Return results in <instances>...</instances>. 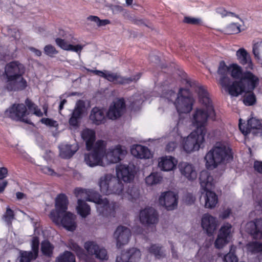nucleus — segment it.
I'll list each match as a JSON object with an SVG mask.
<instances>
[{
	"instance_id": "9",
	"label": "nucleus",
	"mask_w": 262,
	"mask_h": 262,
	"mask_svg": "<svg viewBox=\"0 0 262 262\" xmlns=\"http://www.w3.org/2000/svg\"><path fill=\"white\" fill-rule=\"evenodd\" d=\"M200 183L202 188L205 192V208L212 209L215 207L218 203V198L215 192L211 191L214 187L213 177L207 170H203L200 174Z\"/></svg>"
},
{
	"instance_id": "57",
	"label": "nucleus",
	"mask_w": 262,
	"mask_h": 262,
	"mask_svg": "<svg viewBox=\"0 0 262 262\" xmlns=\"http://www.w3.org/2000/svg\"><path fill=\"white\" fill-rule=\"evenodd\" d=\"M201 21L200 19L190 17H185L184 19V22L189 24H198Z\"/></svg>"
},
{
	"instance_id": "51",
	"label": "nucleus",
	"mask_w": 262,
	"mask_h": 262,
	"mask_svg": "<svg viewBox=\"0 0 262 262\" xmlns=\"http://www.w3.org/2000/svg\"><path fill=\"white\" fill-rule=\"evenodd\" d=\"M229 242V239L220 236V234H218L217 237L214 242V246L217 249L222 248L226 244Z\"/></svg>"
},
{
	"instance_id": "18",
	"label": "nucleus",
	"mask_w": 262,
	"mask_h": 262,
	"mask_svg": "<svg viewBox=\"0 0 262 262\" xmlns=\"http://www.w3.org/2000/svg\"><path fill=\"white\" fill-rule=\"evenodd\" d=\"M125 110V103L123 98L115 100L110 105L106 113L107 117L111 120H116L120 117Z\"/></svg>"
},
{
	"instance_id": "64",
	"label": "nucleus",
	"mask_w": 262,
	"mask_h": 262,
	"mask_svg": "<svg viewBox=\"0 0 262 262\" xmlns=\"http://www.w3.org/2000/svg\"><path fill=\"white\" fill-rule=\"evenodd\" d=\"M149 60L151 62H155L156 63H159L160 61L159 56L154 54H152L150 55Z\"/></svg>"
},
{
	"instance_id": "35",
	"label": "nucleus",
	"mask_w": 262,
	"mask_h": 262,
	"mask_svg": "<svg viewBox=\"0 0 262 262\" xmlns=\"http://www.w3.org/2000/svg\"><path fill=\"white\" fill-rule=\"evenodd\" d=\"M81 136L82 138L85 142L86 149L90 151L95 144V132L92 129L85 128L81 132Z\"/></svg>"
},
{
	"instance_id": "63",
	"label": "nucleus",
	"mask_w": 262,
	"mask_h": 262,
	"mask_svg": "<svg viewBox=\"0 0 262 262\" xmlns=\"http://www.w3.org/2000/svg\"><path fill=\"white\" fill-rule=\"evenodd\" d=\"M111 21L108 19H100L99 18L97 26L99 27L104 26L108 24H110Z\"/></svg>"
},
{
	"instance_id": "7",
	"label": "nucleus",
	"mask_w": 262,
	"mask_h": 262,
	"mask_svg": "<svg viewBox=\"0 0 262 262\" xmlns=\"http://www.w3.org/2000/svg\"><path fill=\"white\" fill-rule=\"evenodd\" d=\"M25 71L24 65L17 61L7 63L5 68L6 77V88L8 90L18 91L25 89L27 81L23 77Z\"/></svg>"
},
{
	"instance_id": "50",
	"label": "nucleus",
	"mask_w": 262,
	"mask_h": 262,
	"mask_svg": "<svg viewBox=\"0 0 262 262\" xmlns=\"http://www.w3.org/2000/svg\"><path fill=\"white\" fill-rule=\"evenodd\" d=\"M249 94H246L243 99L244 103L247 106L253 105L256 102V97L253 91L248 92Z\"/></svg>"
},
{
	"instance_id": "47",
	"label": "nucleus",
	"mask_w": 262,
	"mask_h": 262,
	"mask_svg": "<svg viewBox=\"0 0 262 262\" xmlns=\"http://www.w3.org/2000/svg\"><path fill=\"white\" fill-rule=\"evenodd\" d=\"M178 93H177L172 90H169L163 93L162 97L167 100L168 102H171L174 104V101H176Z\"/></svg>"
},
{
	"instance_id": "26",
	"label": "nucleus",
	"mask_w": 262,
	"mask_h": 262,
	"mask_svg": "<svg viewBox=\"0 0 262 262\" xmlns=\"http://www.w3.org/2000/svg\"><path fill=\"white\" fill-rule=\"evenodd\" d=\"M246 231L254 238L262 239V219H256L247 223L245 227Z\"/></svg>"
},
{
	"instance_id": "40",
	"label": "nucleus",
	"mask_w": 262,
	"mask_h": 262,
	"mask_svg": "<svg viewBox=\"0 0 262 262\" xmlns=\"http://www.w3.org/2000/svg\"><path fill=\"white\" fill-rule=\"evenodd\" d=\"M130 103L129 106L133 108L136 110L143 102V95L140 93H137L133 96L128 98Z\"/></svg>"
},
{
	"instance_id": "42",
	"label": "nucleus",
	"mask_w": 262,
	"mask_h": 262,
	"mask_svg": "<svg viewBox=\"0 0 262 262\" xmlns=\"http://www.w3.org/2000/svg\"><path fill=\"white\" fill-rule=\"evenodd\" d=\"M148 250L149 253L154 255L157 258H161L165 256V253L162 249L161 247L158 245H151Z\"/></svg>"
},
{
	"instance_id": "14",
	"label": "nucleus",
	"mask_w": 262,
	"mask_h": 262,
	"mask_svg": "<svg viewBox=\"0 0 262 262\" xmlns=\"http://www.w3.org/2000/svg\"><path fill=\"white\" fill-rule=\"evenodd\" d=\"M242 119L239 120V128L245 135L252 134L257 136L262 135V124L259 120L251 117L247 120L246 124L242 123Z\"/></svg>"
},
{
	"instance_id": "49",
	"label": "nucleus",
	"mask_w": 262,
	"mask_h": 262,
	"mask_svg": "<svg viewBox=\"0 0 262 262\" xmlns=\"http://www.w3.org/2000/svg\"><path fill=\"white\" fill-rule=\"evenodd\" d=\"M253 53L257 59L262 58V40L257 42L253 45Z\"/></svg>"
},
{
	"instance_id": "21",
	"label": "nucleus",
	"mask_w": 262,
	"mask_h": 262,
	"mask_svg": "<svg viewBox=\"0 0 262 262\" xmlns=\"http://www.w3.org/2000/svg\"><path fill=\"white\" fill-rule=\"evenodd\" d=\"M139 219L142 224L154 225L158 222V214L154 208H146L141 210Z\"/></svg>"
},
{
	"instance_id": "1",
	"label": "nucleus",
	"mask_w": 262,
	"mask_h": 262,
	"mask_svg": "<svg viewBox=\"0 0 262 262\" xmlns=\"http://www.w3.org/2000/svg\"><path fill=\"white\" fill-rule=\"evenodd\" d=\"M116 174L118 178L111 174H106L101 177L99 181V186L101 192L106 195L115 194L119 195L123 189V184L119 180L125 182H130L135 177L133 166L119 165L116 167Z\"/></svg>"
},
{
	"instance_id": "45",
	"label": "nucleus",
	"mask_w": 262,
	"mask_h": 262,
	"mask_svg": "<svg viewBox=\"0 0 262 262\" xmlns=\"http://www.w3.org/2000/svg\"><path fill=\"white\" fill-rule=\"evenodd\" d=\"M53 246L47 240L42 242L41 244V251L42 253L48 256H50L53 252Z\"/></svg>"
},
{
	"instance_id": "23",
	"label": "nucleus",
	"mask_w": 262,
	"mask_h": 262,
	"mask_svg": "<svg viewBox=\"0 0 262 262\" xmlns=\"http://www.w3.org/2000/svg\"><path fill=\"white\" fill-rule=\"evenodd\" d=\"M85 105L83 100H78L69 119V123L71 126L77 127L79 126L82 115L85 112Z\"/></svg>"
},
{
	"instance_id": "32",
	"label": "nucleus",
	"mask_w": 262,
	"mask_h": 262,
	"mask_svg": "<svg viewBox=\"0 0 262 262\" xmlns=\"http://www.w3.org/2000/svg\"><path fill=\"white\" fill-rule=\"evenodd\" d=\"M130 152L133 156L139 159H149L151 157L150 151L144 146L141 145H133Z\"/></svg>"
},
{
	"instance_id": "43",
	"label": "nucleus",
	"mask_w": 262,
	"mask_h": 262,
	"mask_svg": "<svg viewBox=\"0 0 262 262\" xmlns=\"http://www.w3.org/2000/svg\"><path fill=\"white\" fill-rule=\"evenodd\" d=\"M162 177L157 172L151 173L145 178L147 185L151 186L157 184L162 180Z\"/></svg>"
},
{
	"instance_id": "33",
	"label": "nucleus",
	"mask_w": 262,
	"mask_h": 262,
	"mask_svg": "<svg viewBox=\"0 0 262 262\" xmlns=\"http://www.w3.org/2000/svg\"><path fill=\"white\" fill-rule=\"evenodd\" d=\"M177 160L171 156H165L160 159L159 167L164 171H170L173 169L177 164Z\"/></svg>"
},
{
	"instance_id": "15",
	"label": "nucleus",
	"mask_w": 262,
	"mask_h": 262,
	"mask_svg": "<svg viewBox=\"0 0 262 262\" xmlns=\"http://www.w3.org/2000/svg\"><path fill=\"white\" fill-rule=\"evenodd\" d=\"M178 195L174 192L168 191L161 193L159 198V204L167 210L175 209L178 206Z\"/></svg>"
},
{
	"instance_id": "3",
	"label": "nucleus",
	"mask_w": 262,
	"mask_h": 262,
	"mask_svg": "<svg viewBox=\"0 0 262 262\" xmlns=\"http://www.w3.org/2000/svg\"><path fill=\"white\" fill-rule=\"evenodd\" d=\"M69 201L64 194H59L56 198L55 209L50 214V218L56 225H62L66 229L73 231L76 228V215L67 211Z\"/></svg>"
},
{
	"instance_id": "52",
	"label": "nucleus",
	"mask_w": 262,
	"mask_h": 262,
	"mask_svg": "<svg viewBox=\"0 0 262 262\" xmlns=\"http://www.w3.org/2000/svg\"><path fill=\"white\" fill-rule=\"evenodd\" d=\"M226 32L228 34H236L241 32L240 25L236 23H231L226 27Z\"/></svg>"
},
{
	"instance_id": "29",
	"label": "nucleus",
	"mask_w": 262,
	"mask_h": 262,
	"mask_svg": "<svg viewBox=\"0 0 262 262\" xmlns=\"http://www.w3.org/2000/svg\"><path fill=\"white\" fill-rule=\"evenodd\" d=\"M229 73V66H226L224 61H221L217 70V73L222 77L220 79V84L225 88V90L228 92V89L230 83V79L227 75Z\"/></svg>"
},
{
	"instance_id": "56",
	"label": "nucleus",
	"mask_w": 262,
	"mask_h": 262,
	"mask_svg": "<svg viewBox=\"0 0 262 262\" xmlns=\"http://www.w3.org/2000/svg\"><path fill=\"white\" fill-rule=\"evenodd\" d=\"M216 256L210 254L204 255L201 259V262H216Z\"/></svg>"
},
{
	"instance_id": "19",
	"label": "nucleus",
	"mask_w": 262,
	"mask_h": 262,
	"mask_svg": "<svg viewBox=\"0 0 262 262\" xmlns=\"http://www.w3.org/2000/svg\"><path fill=\"white\" fill-rule=\"evenodd\" d=\"M39 241L37 237H33L31 240V250L21 252L19 259L16 262H30L35 259L38 254Z\"/></svg>"
},
{
	"instance_id": "20",
	"label": "nucleus",
	"mask_w": 262,
	"mask_h": 262,
	"mask_svg": "<svg viewBox=\"0 0 262 262\" xmlns=\"http://www.w3.org/2000/svg\"><path fill=\"white\" fill-rule=\"evenodd\" d=\"M141 256V253L139 249L132 248L122 251L120 254L117 256L116 262H138Z\"/></svg>"
},
{
	"instance_id": "44",
	"label": "nucleus",
	"mask_w": 262,
	"mask_h": 262,
	"mask_svg": "<svg viewBox=\"0 0 262 262\" xmlns=\"http://www.w3.org/2000/svg\"><path fill=\"white\" fill-rule=\"evenodd\" d=\"M56 262H76L75 256L68 251L60 255L56 260Z\"/></svg>"
},
{
	"instance_id": "62",
	"label": "nucleus",
	"mask_w": 262,
	"mask_h": 262,
	"mask_svg": "<svg viewBox=\"0 0 262 262\" xmlns=\"http://www.w3.org/2000/svg\"><path fill=\"white\" fill-rule=\"evenodd\" d=\"M231 213V210L229 208H227L224 210L220 215V217L222 219H225L229 217Z\"/></svg>"
},
{
	"instance_id": "17",
	"label": "nucleus",
	"mask_w": 262,
	"mask_h": 262,
	"mask_svg": "<svg viewBox=\"0 0 262 262\" xmlns=\"http://www.w3.org/2000/svg\"><path fill=\"white\" fill-rule=\"evenodd\" d=\"M126 154L125 147L120 145L109 148L107 152L104 153V158L106 160L105 165L119 162Z\"/></svg>"
},
{
	"instance_id": "30",
	"label": "nucleus",
	"mask_w": 262,
	"mask_h": 262,
	"mask_svg": "<svg viewBox=\"0 0 262 262\" xmlns=\"http://www.w3.org/2000/svg\"><path fill=\"white\" fill-rule=\"evenodd\" d=\"M237 59L247 70H252L253 64L250 54L244 48H240L236 52Z\"/></svg>"
},
{
	"instance_id": "6",
	"label": "nucleus",
	"mask_w": 262,
	"mask_h": 262,
	"mask_svg": "<svg viewBox=\"0 0 262 262\" xmlns=\"http://www.w3.org/2000/svg\"><path fill=\"white\" fill-rule=\"evenodd\" d=\"M67 246L76 253L79 259L83 260L85 262H96L94 258L90 257V256L92 255H95L96 258L100 260L108 259L107 252L106 249L100 247L96 242L93 241H88L84 244V248L88 255L73 239L69 240Z\"/></svg>"
},
{
	"instance_id": "13",
	"label": "nucleus",
	"mask_w": 262,
	"mask_h": 262,
	"mask_svg": "<svg viewBox=\"0 0 262 262\" xmlns=\"http://www.w3.org/2000/svg\"><path fill=\"white\" fill-rule=\"evenodd\" d=\"M93 73L96 75L103 77L110 82H114L119 84L129 83L132 81H136L140 78V74H138L129 78L121 77L116 73H113L111 71L104 70H88Z\"/></svg>"
},
{
	"instance_id": "53",
	"label": "nucleus",
	"mask_w": 262,
	"mask_h": 262,
	"mask_svg": "<svg viewBox=\"0 0 262 262\" xmlns=\"http://www.w3.org/2000/svg\"><path fill=\"white\" fill-rule=\"evenodd\" d=\"M44 51L45 54L49 56H53L58 52L55 47L50 45H47L45 47Z\"/></svg>"
},
{
	"instance_id": "24",
	"label": "nucleus",
	"mask_w": 262,
	"mask_h": 262,
	"mask_svg": "<svg viewBox=\"0 0 262 262\" xmlns=\"http://www.w3.org/2000/svg\"><path fill=\"white\" fill-rule=\"evenodd\" d=\"M218 221L216 217L209 213L204 214L201 220V226L208 236H211L216 230Z\"/></svg>"
},
{
	"instance_id": "2",
	"label": "nucleus",
	"mask_w": 262,
	"mask_h": 262,
	"mask_svg": "<svg viewBox=\"0 0 262 262\" xmlns=\"http://www.w3.org/2000/svg\"><path fill=\"white\" fill-rule=\"evenodd\" d=\"M199 101L205 108H196L193 114L192 123L196 127L195 130L199 133H206V126L208 119L215 120V113L209 94L203 86H199L195 90Z\"/></svg>"
},
{
	"instance_id": "8",
	"label": "nucleus",
	"mask_w": 262,
	"mask_h": 262,
	"mask_svg": "<svg viewBox=\"0 0 262 262\" xmlns=\"http://www.w3.org/2000/svg\"><path fill=\"white\" fill-rule=\"evenodd\" d=\"M259 79L250 71L244 72L241 80L234 81L228 89V93L237 97L244 92H251L258 85Z\"/></svg>"
},
{
	"instance_id": "34",
	"label": "nucleus",
	"mask_w": 262,
	"mask_h": 262,
	"mask_svg": "<svg viewBox=\"0 0 262 262\" xmlns=\"http://www.w3.org/2000/svg\"><path fill=\"white\" fill-rule=\"evenodd\" d=\"M55 42L57 45L62 49L66 51L75 52L77 53H78L79 54L84 46V45H73L69 43V42L64 39L59 38H57L55 39Z\"/></svg>"
},
{
	"instance_id": "38",
	"label": "nucleus",
	"mask_w": 262,
	"mask_h": 262,
	"mask_svg": "<svg viewBox=\"0 0 262 262\" xmlns=\"http://www.w3.org/2000/svg\"><path fill=\"white\" fill-rule=\"evenodd\" d=\"M229 73L233 78L241 80L244 72L240 66L237 63H232L229 65Z\"/></svg>"
},
{
	"instance_id": "5",
	"label": "nucleus",
	"mask_w": 262,
	"mask_h": 262,
	"mask_svg": "<svg viewBox=\"0 0 262 262\" xmlns=\"http://www.w3.org/2000/svg\"><path fill=\"white\" fill-rule=\"evenodd\" d=\"M233 158L231 149L228 142H216L205 157L206 166L208 169H214L219 165L224 164Z\"/></svg>"
},
{
	"instance_id": "59",
	"label": "nucleus",
	"mask_w": 262,
	"mask_h": 262,
	"mask_svg": "<svg viewBox=\"0 0 262 262\" xmlns=\"http://www.w3.org/2000/svg\"><path fill=\"white\" fill-rule=\"evenodd\" d=\"M8 175V170L6 167H0V179L5 180V179Z\"/></svg>"
},
{
	"instance_id": "28",
	"label": "nucleus",
	"mask_w": 262,
	"mask_h": 262,
	"mask_svg": "<svg viewBox=\"0 0 262 262\" xmlns=\"http://www.w3.org/2000/svg\"><path fill=\"white\" fill-rule=\"evenodd\" d=\"M178 167L182 175L188 180H193L196 178L197 172L192 164L182 162L179 164Z\"/></svg>"
},
{
	"instance_id": "37",
	"label": "nucleus",
	"mask_w": 262,
	"mask_h": 262,
	"mask_svg": "<svg viewBox=\"0 0 262 262\" xmlns=\"http://www.w3.org/2000/svg\"><path fill=\"white\" fill-rule=\"evenodd\" d=\"M78 205L76 207L78 213L83 217H85L90 214L91 208L90 206L83 200H78Z\"/></svg>"
},
{
	"instance_id": "25",
	"label": "nucleus",
	"mask_w": 262,
	"mask_h": 262,
	"mask_svg": "<svg viewBox=\"0 0 262 262\" xmlns=\"http://www.w3.org/2000/svg\"><path fill=\"white\" fill-rule=\"evenodd\" d=\"M184 122V119L179 118L177 121L175 126L173 127L172 134V136H175L174 140L170 141L166 146V150L168 151H172L177 147L178 142H180L182 139V135L180 133V129L182 127Z\"/></svg>"
},
{
	"instance_id": "48",
	"label": "nucleus",
	"mask_w": 262,
	"mask_h": 262,
	"mask_svg": "<svg viewBox=\"0 0 262 262\" xmlns=\"http://www.w3.org/2000/svg\"><path fill=\"white\" fill-rule=\"evenodd\" d=\"M14 219V211L9 207L6 208V211L3 216V220L7 223L8 225H11L12 221Z\"/></svg>"
},
{
	"instance_id": "54",
	"label": "nucleus",
	"mask_w": 262,
	"mask_h": 262,
	"mask_svg": "<svg viewBox=\"0 0 262 262\" xmlns=\"http://www.w3.org/2000/svg\"><path fill=\"white\" fill-rule=\"evenodd\" d=\"M41 122L50 127H57L58 123L57 121L50 118H43L40 120Z\"/></svg>"
},
{
	"instance_id": "10",
	"label": "nucleus",
	"mask_w": 262,
	"mask_h": 262,
	"mask_svg": "<svg viewBox=\"0 0 262 262\" xmlns=\"http://www.w3.org/2000/svg\"><path fill=\"white\" fill-rule=\"evenodd\" d=\"M105 145L102 140L97 141L91 150L92 151L84 155V161L90 167L105 166L104 158Z\"/></svg>"
},
{
	"instance_id": "61",
	"label": "nucleus",
	"mask_w": 262,
	"mask_h": 262,
	"mask_svg": "<svg viewBox=\"0 0 262 262\" xmlns=\"http://www.w3.org/2000/svg\"><path fill=\"white\" fill-rule=\"evenodd\" d=\"M8 184L7 180L0 179V193H3Z\"/></svg>"
},
{
	"instance_id": "58",
	"label": "nucleus",
	"mask_w": 262,
	"mask_h": 262,
	"mask_svg": "<svg viewBox=\"0 0 262 262\" xmlns=\"http://www.w3.org/2000/svg\"><path fill=\"white\" fill-rule=\"evenodd\" d=\"M41 170L42 171V172L43 173L48 174V175H51V176L56 175V173L54 171V170L48 166H44V167H42L41 168Z\"/></svg>"
},
{
	"instance_id": "39",
	"label": "nucleus",
	"mask_w": 262,
	"mask_h": 262,
	"mask_svg": "<svg viewBox=\"0 0 262 262\" xmlns=\"http://www.w3.org/2000/svg\"><path fill=\"white\" fill-rule=\"evenodd\" d=\"M248 253L251 254H259L262 256V244L258 242H252L246 245Z\"/></svg>"
},
{
	"instance_id": "46",
	"label": "nucleus",
	"mask_w": 262,
	"mask_h": 262,
	"mask_svg": "<svg viewBox=\"0 0 262 262\" xmlns=\"http://www.w3.org/2000/svg\"><path fill=\"white\" fill-rule=\"evenodd\" d=\"M232 226L229 223H225L221 227L219 234L220 236L229 239L231 233Z\"/></svg>"
},
{
	"instance_id": "36",
	"label": "nucleus",
	"mask_w": 262,
	"mask_h": 262,
	"mask_svg": "<svg viewBox=\"0 0 262 262\" xmlns=\"http://www.w3.org/2000/svg\"><path fill=\"white\" fill-rule=\"evenodd\" d=\"M122 199H126L130 201H134L139 198L140 195L139 190L136 187H129L125 193L122 192L119 195Z\"/></svg>"
},
{
	"instance_id": "12",
	"label": "nucleus",
	"mask_w": 262,
	"mask_h": 262,
	"mask_svg": "<svg viewBox=\"0 0 262 262\" xmlns=\"http://www.w3.org/2000/svg\"><path fill=\"white\" fill-rule=\"evenodd\" d=\"M193 99L190 95L189 91L186 89L181 88L178 92V96L174 105L179 113H189L193 104Z\"/></svg>"
},
{
	"instance_id": "16",
	"label": "nucleus",
	"mask_w": 262,
	"mask_h": 262,
	"mask_svg": "<svg viewBox=\"0 0 262 262\" xmlns=\"http://www.w3.org/2000/svg\"><path fill=\"white\" fill-rule=\"evenodd\" d=\"M7 115L12 119L30 123L25 117L27 114L26 106L24 104H14L6 111Z\"/></svg>"
},
{
	"instance_id": "31",
	"label": "nucleus",
	"mask_w": 262,
	"mask_h": 262,
	"mask_svg": "<svg viewBox=\"0 0 262 262\" xmlns=\"http://www.w3.org/2000/svg\"><path fill=\"white\" fill-rule=\"evenodd\" d=\"M59 148L60 156L63 159H69L78 150L79 147L77 143L72 145L62 144Z\"/></svg>"
},
{
	"instance_id": "27",
	"label": "nucleus",
	"mask_w": 262,
	"mask_h": 262,
	"mask_svg": "<svg viewBox=\"0 0 262 262\" xmlns=\"http://www.w3.org/2000/svg\"><path fill=\"white\" fill-rule=\"evenodd\" d=\"M106 113L105 111L99 107H93L89 115V120L96 125L104 124L106 122Z\"/></svg>"
},
{
	"instance_id": "11",
	"label": "nucleus",
	"mask_w": 262,
	"mask_h": 262,
	"mask_svg": "<svg viewBox=\"0 0 262 262\" xmlns=\"http://www.w3.org/2000/svg\"><path fill=\"white\" fill-rule=\"evenodd\" d=\"M205 136L202 132L194 130L187 137L182 138L180 141L184 150L187 153L198 150L205 141Z\"/></svg>"
},
{
	"instance_id": "55",
	"label": "nucleus",
	"mask_w": 262,
	"mask_h": 262,
	"mask_svg": "<svg viewBox=\"0 0 262 262\" xmlns=\"http://www.w3.org/2000/svg\"><path fill=\"white\" fill-rule=\"evenodd\" d=\"M216 12L217 13L221 15L222 17H225L226 16L231 15L232 16H235L238 18V16L235 14L234 13L227 12L224 8H218L216 10Z\"/></svg>"
},
{
	"instance_id": "41",
	"label": "nucleus",
	"mask_w": 262,
	"mask_h": 262,
	"mask_svg": "<svg viewBox=\"0 0 262 262\" xmlns=\"http://www.w3.org/2000/svg\"><path fill=\"white\" fill-rule=\"evenodd\" d=\"M25 104L27 106L29 111L32 112L33 114L38 117H41L43 113L38 108V106L33 103L31 100L27 98L25 100Z\"/></svg>"
},
{
	"instance_id": "60",
	"label": "nucleus",
	"mask_w": 262,
	"mask_h": 262,
	"mask_svg": "<svg viewBox=\"0 0 262 262\" xmlns=\"http://www.w3.org/2000/svg\"><path fill=\"white\" fill-rule=\"evenodd\" d=\"M254 168L258 172L262 173V162L255 161L254 163Z\"/></svg>"
},
{
	"instance_id": "22",
	"label": "nucleus",
	"mask_w": 262,
	"mask_h": 262,
	"mask_svg": "<svg viewBox=\"0 0 262 262\" xmlns=\"http://www.w3.org/2000/svg\"><path fill=\"white\" fill-rule=\"evenodd\" d=\"M131 236V232L126 227L118 226L114 233V237L116 241V245L118 248L127 244Z\"/></svg>"
},
{
	"instance_id": "4",
	"label": "nucleus",
	"mask_w": 262,
	"mask_h": 262,
	"mask_svg": "<svg viewBox=\"0 0 262 262\" xmlns=\"http://www.w3.org/2000/svg\"><path fill=\"white\" fill-rule=\"evenodd\" d=\"M74 194L78 200H85L96 203L97 211L103 216H114L118 208L116 203H110L106 198H103L98 192L93 189L76 188L74 190Z\"/></svg>"
}]
</instances>
